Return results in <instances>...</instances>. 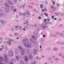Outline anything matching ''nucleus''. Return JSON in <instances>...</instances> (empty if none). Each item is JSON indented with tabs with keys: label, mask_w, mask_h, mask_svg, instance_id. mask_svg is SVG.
<instances>
[{
	"label": "nucleus",
	"mask_w": 64,
	"mask_h": 64,
	"mask_svg": "<svg viewBox=\"0 0 64 64\" xmlns=\"http://www.w3.org/2000/svg\"><path fill=\"white\" fill-rule=\"evenodd\" d=\"M24 46H25L26 47V48H31V44L30 43H27L26 44H24Z\"/></svg>",
	"instance_id": "f257e3e1"
},
{
	"label": "nucleus",
	"mask_w": 64,
	"mask_h": 64,
	"mask_svg": "<svg viewBox=\"0 0 64 64\" xmlns=\"http://www.w3.org/2000/svg\"><path fill=\"white\" fill-rule=\"evenodd\" d=\"M5 40H8L6 42L7 44L9 45H11V43H12V42H11V40L10 39H9L8 38H5Z\"/></svg>",
	"instance_id": "f03ea898"
},
{
	"label": "nucleus",
	"mask_w": 64,
	"mask_h": 64,
	"mask_svg": "<svg viewBox=\"0 0 64 64\" xmlns=\"http://www.w3.org/2000/svg\"><path fill=\"white\" fill-rule=\"evenodd\" d=\"M32 37L33 39L34 40H35L37 39V37H38V35L37 34H34V35H32Z\"/></svg>",
	"instance_id": "7ed1b4c3"
},
{
	"label": "nucleus",
	"mask_w": 64,
	"mask_h": 64,
	"mask_svg": "<svg viewBox=\"0 0 64 64\" xmlns=\"http://www.w3.org/2000/svg\"><path fill=\"white\" fill-rule=\"evenodd\" d=\"M23 42L24 44L28 43L29 42L28 40L26 38H25L24 39L23 41Z\"/></svg>",
	"instance_id": "20e7f679"
},
{
	"label": "nucleus",
	"mask_w": 64,
	"mask_h": 64,
	"mask_svg": "<svg viewBox=\"0 0 64 64\" xmlns=\"http://www.w3.org/2000/svg\"><path fill=\"white\" fill-rule=\"evenodd\" d=\"M8 55L10 57L13 56V51H9L8 52Z\"/></svg>",
	"instance_id": "39448f33"
},
{
	"label": "nucleus",
	"mask_w": 64,
	"mask_h": 64,
	"mask_svg": "<svg viewBox=\"0 0 64 64\" xmlns=\"http://www.w3.org/2000/svg\"><path fill=\"white\" fill-rule=\"evenodd\" d=\"M1 23L2 25H5L6 24V21L4 20H0Z\"/></svg>",
	"instance_id": "423d86ee"
},
{
	"label": "nucleus",
	"mask_w": 64,
	"mask_h": 64,
	"mask_svg": "<svg viewBox=\"0 0 64 64\" xmlns=\"http://www.w3.org/2000/svg\"><path fill=\"white\" fill-rule=\"evenodd\" d=\"M21 50H20L21 54L22 55H25V52H24V49H22Z\"/></svg>",
	"instance_id": "0eeeda50"
},
{
	"label": "nucleus",
	"mask_w": 64,
	"mask_h": 64,
	"mask_svg": "<svg viewBox=\"0 0 64 64\" xmlns=\"http://www.w3.org/2000/svg\"><path fill=\"white\" fill-rule=\"evenodd\" d=\"M41 26H42V29H44V28H45L47 27V26L44 24H42Z\"/></svg>",
	"instance_id": "6e6552de"
},
{
	"label": "nucleus",
	"mask_w": 64,
	"mask_h": 64,
	"mask_svg": "<svg viewBox=\"0 0 64 64\" xmlns=\"http://www.w3.org/2000/svg\"><path fill=\"white\" fill-rule=\"evenodd\" d=\"M24 60L26 61H28L29 60L28 59V57H27V56H26L24 57Z\"/></svg>",
	"instance_id": "1a4fd4ad"
},
{
	"label": "nucleus",
	"mask_w": 64,
	"mask_h": 64,
	"mask_svg": "<svg viewBox=\"0 0 64 64\" xmlns=\"http://www.w3.org/2000/svg\"><path fill=\"white\" fill-rule=\"evenodd\" d=\"M37 49H34L33 50V53L34 54L36 55L37 54Z\"/></svg>",
	"instance_id": "9d476101"
},
{
	"label": "nucleus",
	"mask_w": 64,
	"mask_h": 64,
	"mask_svg": "<svg viewBox=\"0 0 64 64\" xmlns=\"http://www.w3.org/2000/svg\"><path fill=\"white\" fill-rule=\"evenodd\" d=\"M4 60L6 63H8L9 62V60L8 58H4Z\"/></svg>",
	"instance_id": "9b49d317"
},
{
	"label": "nucleus",
	"mask_w": 64,
	"mask_h": 64,
	"mask_svg": "<svg viewBox=\"0 0 64 64\" xmlns=\"http://www.w3.org/2000/svg\"><path fill=\"white\" fill-rule=\"evenodd\" d=\"M8 4H10V5H13V4L10 0H8Z\"/></svg>",
	"instance_id": "f8f14e48"
},
{
	"label": "nucleus",
	"mask_w": 64,
	"mask_h": 64,
	"mask_svg": "<svg viewBox=\"0 0 64 64\" xmlns=\"http://www.w3.org/2000/svg\"><path fill=\"white\" fill-rule=\"evenodd\" d=\"M18 28V29H20V31H22V30H23V29L22 28V26H19Z\"/></svg>",
	"instance_id": "ddd939ff"
},
{
	"label": "nucleus",
	"mask_w": 64,
	"mask_h": 64,
	"mask_svg": "<svg viewBox=\"0 0 64 64\" xmlns=\"http://www.w3.org/2000/svg\"><path fill=\"white\" fill-rule=\"evenodd\" d=\"M28 56H29V58L30 59H32L33 58V56L32 55H31V54H29L28 55Z\"/></svg>",
	"instance_id": "4468645a"
},
{
	"label": "nucleus",
	"mask_w": 64,
	"mask_h": 64,
	"mask_svg": "<svg viewBox=\"0 0 64 64\" xmlns=\"http://www.w3.org/2000/svg\"><path fill=\"white\" fill-rule=\"evenodd\" d=\"M16 60L17 61H19V56H16Z\"/></svg>",
	"instance_id": "2eb2a0df"
},
{
	"label": "nucleus",
	"mask_w": 64,
	"mask_h": 64,
	"mask_svg": "<svg viewBox=\"0 0 64 64\" xmlns=\"http://www.w3.org/2000/svg\"><path fill=\"white\" fill-rule=\"evenodd\" d=\"M18 48L20 51H21V50H22V49H23V48H22L21 46H20L18 47Z\"/></svg>",
	"instance_id": "dca6fc26"
},
{
	"label": "nucleus",
	"mask_w": 64,
	"mask_h": 64,
	"mask_svg": "<svg viewBox=\"0 0 64 64\" xmlns=\"http://www.w3.org/2000/svg\"><path fill=\"white\" fill-rule=\"evenodd\" d=\"M4 59L2 57H0V62H2V61H3Z\"/></svg>",
	"instance_id": "f3484780"
},
{
	"label": "nucleus",
	"mask_w": 64,
	"mask_h": 64,
	"mask_svg": "<svg viewBox=\"0 0 64 64\" xmlns=\"http://www.w3.org/2000/svg\"><path fill=\"white\" fill-rule=\"evenodd\" d=\"M53 51H55V50L56 51H57L58 50V48H55L53 49Z\"/></svg>",
	"instance_id": "a211bd4d"
},
{
	"label": "nucleus",
	"mask_w": 64,
	"mask_h": 64,
	"mask_svg": "<svg viewBox=\"0 0 64 64\" xmlns=\"http://www.w3.org/2000/svg\"><path fill=\"white\" fill-rule=\"evenodd\" d=\"M28 19V17H26L24 18V21H26Z\"/></svg>",
	"instance_id": "6ab92c4d"
},
{
	"label": "nucleus",
	"mask_w": 64,
	"mask_h": 64,
	"mask_svg": "<svg viewBox=\"0 0 64 64\" xmlns=\"http://www.w3.org/2000/svg\"><path fill=\"white\" fill-rule=\"evenodd\" d=\"M26 14H29L30 15V12H29V11L28 10H27L26 11Z\"/></svg>",
	"instance_id": "aec40b11"
},
{
	"label": "nucleus",
	"mask_w": 64,
	"mask_h": 64,
	"mask_svg": "<svg viewBox=\"0 0 64 64\" xmlns=\"http://www.w3.org/2000/svg\"><path fill=\"white\" fill-rule=\"evenodd\" d=\"M8 57V56H7V55H6V54H4V59H7V58Z\"/></svg>",
	"instance_id": "412c9836"
},
{
	"label": "nucleus",
	"mask_w": 64,
	"mask_h": 64,
	"mask_svg": "<svg viewBox=\"0 0 64 64\" xmlns=\"http://www.w3.org/2000/svg\"><path fill=\"white\" fill-rule=\"evenodd\" d=\"M18 34L16 32H14V35L15 36H18Z\"/></svg>",
	"instance_id": "4be33fe9"
},
{
	"label": "nucleus",
	"mask_w": 64,
	"mask_h": 64,
	"mask_svg": "<svg viewBox=\"0 0 64 64\" xmlns=\"http://www.w3.org/2000/svg\"><path fill=\"white\" fill-rule=\"evenodd\" d=\"M24 29H28V26H26L24 27Z\"/></svg>",
	"instance_id": "5701e85b"
},
{
	"label": "nucleus",
	"mask_w": 64,
	"mask_h": 64,
	"mask_svg": "<svg viewBox=\"0 0 64 64\" xmlns=\"http://www.w3.org/2000/svg\"><path fill=\"white\" fill-rule=\"evenodd\" d=\"M20 64H24V62H23V61L22 60H21V61H20Z\"/></svg>",
	"instance_id": "b1692460"
},
{
	"label": "nucleus",
	"mask_w": 64,
	"mask_h": 64,
	"mask_svg": "<svg viewBox=\"0 0 64 64\" xmlns=\"http://www.w3.org/2000/svg\"><path fill=\"white\" fill-rule=\"evenodd\" d=\"M19 14L21 16H22V15H23V14L21 12L19 13Z\"/></svg>",
	"instance_id": "393cba45"
},
{
	"label": "nucleus",
	"mask_w": 64,
	"mask_h": 64,
	"mask_svg": "<svg viewBox=\"0 0 64 64\" xmlns=\"http://www.w3.org/2000/svg\"><path fill=\"white\" fill-rule=\"evenodd\" d=\"M9 11V9L8 8H6V12H8Z\"/></svg>",
	"instance_id": "a878e982"
},
{
	"label": "nucleus",
	"mask_w": 64,
	"mask_h": 64,
	"mask_svg": "<svg viewBox=\"0 0 64 64\" xmlns=\"http://www.w3.org/2000/svg\"><path fill=\"white\" fill-rule=\"evenodd\" d=\"M9 64H13V62L12 60H10Z\"/></svg>",
	"instance_id": "bb28decb"
},
{
	"label": "nucleus",
	"mask_w": 64,
	"mask_h": 64,
	"mask_svg": "<svg viewBox=\"0 0 64 64\" xmlns=\"http://www.w3.org/2000/svg\"><path fill=\"white\" fill-rule=\"evenodd\" d=\"M15 52L16 53H17L18 52V49H16L15 50Z\"/></svg>",
	"instance_id": "cd10ccee"
},
{
	"label": "nucleus",
	"mask_w": 64,
	"mask_h": 64,
	"mask_svg": "<svg viewBox=\"0 0 64 64\" xmlns=\"http://www.w3.org/2000/svg\"><path fill=\"white\" fill-rule=\"evenodd\" d=\"M28 21L26 22V26H29V24L28 23Z\"/></svg>",
	"instance_id": "c85d7f7f"
},
{
	"label": "nucleus",
	"mask_w": 64,
	"mask_h": 64,
	"mask_svg": "<svg viewBox=\"0 0 64 64\" xmlns=\"http://www.w3.org/2000/svg\"><path fill=\"white\" fill-rule=\"evenodd\" d=\"M54 14L55 15H56V16H58V13L57 12H55L54 13Z\"/></svg>",
	"instance_id": "c756f323"
},
{
	"label": "nucleus",
	"mask_w": 64,
	"mask_h": 64,
	"mask_svg": "<svg viewBox=\"0 0 64 64\" xmlns=\"http://www.w3.org/2000/svg\"><path fill=\"white\" fill-rule=\"evenodd\" d=\"M50 11H51V12H54V10H53L52 9H51L50 10Z\"/></svg>",
	"instance_id": "7c9ffc66"
},
{
	"label": "nucleus",
	"mask_w": 64,
	"mask_h": 64,
	"mask_svg": "<svg viewBox=\"0 0 64 64\" xmlns=\"http://www.w3.org/2000/svg\"><path fill=\"white\" fill-rule=\"evenodd\" d=\"M47 50H50V48L48 47L46 48Z\"/></svg>",
	"instance_id": "2f4dec72"
},
{
	"label": "nucleus",
	"mask_w": 64,
	"mask_h": 64,
	"mask_svg": "<svg viewBox=\"0 0 64 64\" xmlns=\"http://www.w3.org/2000/svg\"><path fill=\"white\" fill-rule=\"evenodd\" d=\"M5 6H8V4L7 3H5L4 4Z\"/></svg>",
	"instance_id": "473e14b6"
},
{
	"label": "nucleus",
	"mask_w": 64,
	"mask_h": 64,
	"mask_svg": "<svg viewBox=\"0 0 64 64\" xmlns=\"http://www.w3.org/2000/svg\"><path fill=\"white\" fill-rule=\"evenodd\" d=\"M55 60H59V59L58 58H55Z\"/></svg>",
	"instance_id": "72a5a7b5"
},
{
	"label": "nucleus",
	"mask_w": 64,
	"mask_h": 64,
	"mask_svg": "<svg viewBox=\"0 0 64 64\" xmlns=\"http://www.w3.org/2000/svg\"><path fill=\"white\" fill-rule=\"evenodd\" d=\"M22 15L24 16H25L26 15V13H24L22 14Z\"/></svg>",
	"instance_id": "f704fd0d"
},
{
	"label": "nucleus",
	"mask_w": 64,
	"mask_h": 64,
	"mask_svg": "<svg viewBox=\"0 0 64 64\" xmlns=\"http://www.w3.org/2000/svg\"><path fill=\"white\" fill-rule=\"evenodd\" d=\"M62 55V54L61 53H60L58 54V56H61Z\"/></svg>",
	"instance_id": "c9c22d12"
},
{
	"label": "nucleus",
	"mask_w": 64,
	"mask_h": 64,
	"mask_svg": "<svg viewBox=\"0 0 64 64\" xmlns=\"http://www.w3.org/2000/svg\"><path fill=\"white\" fill-rule=\"evenodd\" d=\"M30 14H26V17H29V16H30Z\"/></svg>",
	"instance_id": "e433bc0d"
},
{
	"label": "nucleus",
	"mask_w": 64,
	"mask_h": 64,
	"mask_svg": "<svg viewBox=\"0 0 64 64\" xmlns=\"http://www.w3.org/2000/svg\"><path fill=\"white\" fill-rule=\"evenodd\" d=\"M3 16V14L2 13H0V17H2Z\"/></svg>",
	"instance_id": "4c0bfd02"
},
{
	"label": "nucleus",
	"mask_w": 64,
	"mask_h": 64,
	"mask_svg": "<svg viewBox=\"0 0 64 64\" xmlns=\"http://www.w3.org/2000/svg\"><path fill=\"white\" fill-rule=\"evenodd\" d=\"M37 25L36 24H34V26L35 27H37Z\"/></svg>",
	"instance_id": "58836bf2"
},
{
	"label": "nucleus",
	"mask_w": 64,
	"mask_h": 64,
	"mask_svg": "<svg viewBox=\"0 0 64 64\" xmlns=\"http://www.w3.org/2000/svg\"><path fill=\"white\" fill-rule=\"evenodd\" d=\"M51 59H52V58H51V57L49 58H48V60H51Z\"/></svg>",
	"instance_id": "ea45409f"
},
{
	"label": "nucleus",
	"mask_w": 64,
	"mask_h": 64,
	"mask_svg": "<svg viewBox=\"0 0 64 64\" xmlns=\"http://www.w3.org/2000/svg\"><path fill=\"white\" fill-rule=\"evenodd\" d=\"M40 8H43V6H42V4H40Z\"/></svg>",
	"instance_id": "a19ab883"
},
{
	"label": "nucleus",
	"mask_w": 64,
	"mask_h": 64,
	"mask_svg": "<svg viewBox=\"0 0 64 64\" xmlns=\"http://www.w3.org/2000/svg\"><path fill=\"white\" fill-rule=\"evenodd\" d=\"M63 26V24H61L60 25V26H59V27H61V26Z\"/></svg>",
	"instance_id": "79ce46f5"
},
{
	"label": "nucleus",
	"mask_w": 64,
	"mask_h": 64,
	"mask_svg": "<svg viewBox=\"0 0 64 64\" xmlns=\"http://www.w3.org/2000/svg\"><path fill=\"white\" fill-rule=\"evenodd\" d=\"M63 33L60 34H59V36H61V35H62H62H63Z\"/></svg>",
	"instance_id": "37998d69"
},
{
	"label": "nucleus",
	"mask_w": 64,
	"mask_h": 64,
	"mask_svg": "<svg viewBox=\"0 0 64 64\" xmlns=\"http://www.w3.org/2000/svg\"><path fill=\"white\" fill-rule=\"evenodd\" d=\"M11 30H12V31H14V28H11Z\"/></svg>",
	"instance_id": "c03bdc74"
},
{
	"label": "nucleus",
	"mask_w": 64,
	"mask_h": 64,
	"mask_svg": "<svg viewBox=\"0 0 64 64\" xmlns=\"http://www.w3.org/2000/svg\"><path fill=\"white\" fill-rule=\"evenodd\" d=\"M16 10H17V9L16 8V9H14V12H16Z\"/></svg>",
	"instance_id": "a18cd8bd"
},
{
	"label": "nucleus",
	"mask_w": 64,
	"mask_h": 64,
	"mask_svg": "<svg viewBox=\"0 0 64 64\" xmlns=\"http://www.w3.org/2000/svg\"><path fill=\"white\" fill-rule=\"evenodd\" d=\"M56 56H52V58H55Z\"/></svg>",
	"instance_id": "49530a36"
},
{
	"label": "nucleus",
	"mask_w": 64,
	"mask_h": 64,
	"mask_svg": "<svg viewBox=\"0 0 64 64\" xmlns=\"http://www.w3.org/2000/svg\"><path fill=\"white\" fill-rule=\"evenodd\" d=\"M61 42H57V44H60V43Z\"/></svg>",
	"instance_id": "de8ad7c7"
},
{
	"label": "nucleus",
	"mask_w": 64,
	"mask_h": 64,
	"mask_svg": "<svg viewBox=\"0 0 64 64\" xmlns=\"http://www.w3.org/2000/svg\"><path fill=\"white\" fill-rule=\"evenodd\" d=\"M36 64V62L35 61H34V63H32V64Z\"/></svg>",
	"instance_id": "09e8293b"
},
{
	"label": "nucleus",
	"mask_w": 64,
	"mask_h": 64,
	"mask_svg": "<svg viewBox=\"0 0 64 64\" xmlns=\"http://www.w3.org/2000/svg\"><path fill=\"white\" fill-rule=\"evenodd\" d=\"M12 60L13 61H14V60H15V59L14 58H12L11 60V61H12Z\"/></svg>",
	"instance_id": "8fccbe9b"
},
{
	"label": "nucleus",
	"mask_w": 64,
	"mask_h": 64,
	"mask_svg": "<svg viewBox=\"0 0 64 64\" xmlns=\"http://www.w3.org/2000/svg\"><path fill=\"white\" fill-rule=\"evenodd\" d=\"M30 41H31V42L33 41V40L32 38L30 39Z\"/></svg>",
	"instance_id": "3c124183"
},
{
	"label": "nucleus",
	"mask_w": 64,
	"mask_h": 64,
	"mask_svg": "<svg viewBox=\"0 0 64 64\" xmlns=\"http://www.w3.org/2000/svg\"><path fill=\"white\" fill-rule=\"evenodd\" d=\"M11 41H12L13 42H15V40H11Z\"/></svg>",
	"instance_id": "603ef678"
},
{
	"label": "nucleus",
	"mask_w": 64,
	"mask_h": 64,
	"mask_svg": "<svg viewBox=\"0 0 64 64\" xmlns=\"http://www.w3.org/2000/svg\"><path fill=\"white\" fill-rule=\"evenodd\" d=\"M52 24V23H51V22H48V24H49V25H50V24Z\"/></svg>",
	"instance_id": "864d4df0"
},
{
	"label": "nucleus",
	"mask_w": 64,
	"mask_h": 64,
	"mask_svg": "<svg viewBox=\"0 0 64 64\" xmlns=\"http://www.w3.org/2000/svg\"><path fill=\"white\" fill-rule=\"evenodd\" d=\"M10 36H13V35L12 34H10L9 35Z\"/></svg>",
	"instance_id": "5fc2aeb1"
},
{
	"label": "nucleus",
	"mask_w": 64,
	"mask_h": 64,
	"mask_svg": "<svg viewBox=\"0 0 64 64\" xmlns=\"http://www.w3.org/2000/svg\"><path fill=\"white\" fill-rule=\"evenodd\" d=\"M47 20L48 22H49L50 21V19L49 18H48L47 19Z\"/></svg>",
	"instance_id": "6e6d98bb"
},
{
	"label": "nucleus",
	"mask_w": 64,
	"mask_h": 64,
	"mask_svg": "<svg viewBox=\"0 0 64 64\" xmlns=\"http://www.w3.org/2000/svg\"><path fill=\"white\" fill-rule=\"evenodd\" d=\"M59 33H60V32H56V35H57V34H59Z\"/></svg>",
	"instance_id": "4d7b16f0"
},
{
	"label": "nucleus",
	"mask_w": 64,
	"mask_h": 64,
	"mask_svg": "<svg viewBox=\"0 0 64 64\" xmlns=\"http://www.w3.org/2000/svg\"><path fill=\"white\" fill-rule=\"evenodd\" d=\"M64 13H62V14H60V15L61 16H64Z\"/></svg>",
	"instance_id": "13d9d810"
},
{
	"label": "nucleus",
	"mask_w": 64,
	"mask_h": 64,
	"mask_svg": "<svg viewBox=\"0 0 64 64\" xmlns=\"http://www.w3.org/2000/svg\"><path fill=\"white\" fill-rule=\"evenodd\" d=\"M27 54H28V55H29V54H30V52L28 51L27 52Z\"/></svg>",
	"instance_id": "bf43d9fd"
},
{
	"label": "nucleus",
	"mask_w": 64,
	"mask_h": 64,
	"mask_svg": "<svg viewBox=\"0 0 64 64\" xmlns=\"http://www.w3.org/2000/svg\"><path fill=\"white\" fill-rule=\"evenodd\" d=\"M51 8H53V9H54V6H51Z\"/></svg>",
	"instance_id": "052dcab7"
},
{
	"label": "nucleus",
	"mask_w": 64,
	"mask_h": 64,
	"mask_svg": "<svg viewBox=\"0 0 64 64\" xmlns=\"http://www.w3.org/2000/svg\"><path fill=\"white\" fill-rule=\"evenodd\" d=\"M3 40V38H0V40Z\"/></svg>",
	"instance_id": "680f3d73"
},
{
	"label": "nucleus",
	"mask_w": 64,
	"mask_h": 64,
	"mask_svg": "<svg viewBox=\"0 0 64 64\" xmlns=\"http://www.w3.org/2000/svg\"><path fill=\"white\" fill-rule=\"evenodd\" d=\"M43 37H46V35H45V34H44L43 36Z\"/></svg>",
	"instance_id": "e2e57ef3"
},
{
	"label": "nucleus",
	"mask_w": 64,
	"mask_h": 64,
	"mask_svg": "<svg viewBox=\"0 0 64 64\" xmlns=\"http://www.w3.org/2000/svg\"><path fill=\"white\" fill-rule=\"evenodd\" d=\"M54 37H57V35L56 34H54Z\"/></svg>",
	"instance_id": "0e129e2a"
},
{
	"label": "nucleus",
	"mask_w": 64,
	"mask_h": 64,
	"mask_svg": "<svg viewBox=\"0 0 64 64\" xmlns=\"http://www.w3.org/2000/svg\"><path fill=\"white\" fill-rule=\"evenodd\" d=\"M13 7H14V6H11V8L12 9H13Z\"/></svg>",
	"instance_id": "69168bd1"
},
{
	"label": "nucleus",
	"mask_w": 64,
	"mask_h": 64,
	"mask_svg": "<svg viewBox=\"0 0 64 64\" xmlns=\"http://www.w3.org/2000/svg\"><path fill=\"white\" fill-rule=\"evenodd\" d=\"M45 3L46 4H48V2H47L46 1Z\"/></svg>",
	"instance_id": "338daca9"
},
{
	"label": "nucleus",
	"mask_w": 64,
	"mask_h": 64,
	"mask_svg": "<svg viewBox=\"0 0 64 64\" xmlns=\"http://www.w3.org/2000/svg\"><path fill=\"white\" fill-rule=\"evenodd\" d=\"M63 44H64V42L62 43H61V45H63Z\"/></svg>",
	"instance_id": "774afa93"
}]
</instances>
